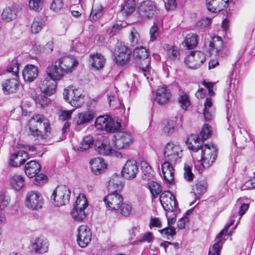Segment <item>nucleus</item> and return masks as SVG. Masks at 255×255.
Listing matches in <instances>:
<instances>
[{"mask_svg":"<svg viewBox=\"0 0 255 255\" xmlns=\"http://www.w3.org/2000/svg\"><path fill=\"white\" fill-rule=\"evenodd\" d=\"M223 41L220 36H214L212 37V40L210 42L209 47L211 50H216V55L218 56L224 57L228 55L227 52H223Z\"/></svg>","mask_w":255,"mask_h":255,"instance_id":"obj_24","label":"nucleus"},{"mask_svg":"<svg viewBox=\"0 0 255 255\" xmlns=\"http://www.w3.org/2000/svg\"><path fill=\"white\" fill-rule=\"evenodd\" d=\"M164 50L166 51L167 59L171 61L178 60L180 59V52L177 47L165 44L163 47Z\"/></svg>","mask_w":255,"mask_h":255,"instance_id":"obj_34","label":"nucleus"},{"mask_svg":"<svg viewBox=\"0 0 255 255\" xmlns=\"http://www.w3.org/2000/svg\"><path fill=\"white\" fill-rule=\"evenodd\" d=\"M11 187L16 190H20L24 185V178L19 175H14L10 180Z\"/></svg>","mask_w":255,"mask_h":255,"instance_id":"obj_45","label":"nucleus"},{"mask_svg":"<svg viewBox=\"0 0 255 255\" xmlns=\"http://www.w3.org/2000/svg\"><path fill=\"white\" fill-rule=\"evenodd\" d=\"M92 66L96 70L103 67L105 63L104 57L100 53L93 54L90 55Z\"/></svg>","mask_w":255,"mask_h":255,"instance_id":"obj_37","label":"nucleus"},{"mask_svg":"<svg viewBox=\"0 0 255 255\" xmlns=\"http://www.w3.org/2000/svg\"><path fill=\"white\" fill-rule=\"evenodd\" d=\"M78 63L74 57L64 56L57 59L54 64L47 67L48 72L54 78L61 79L64 74L72 72Z\"/></svg>","mask_w":255,"mask_h":255,"instance_id":"obj_1","label":"nucleus"},{"mask_svg":"<svg viewBox=\"0 0 255 255\" xmlns=\"http://www.w3.org/2000/svg\"><path fill=\"white\" fill-rule=\"evenodd\" d=\"M42 25L41 21L34 19L31 26V32L34 34L38 33L41 30Z\"/></svg>","mask_w":255,"mask_h":255,"instance_id":"obj_59","label":"nucleus"},{"mask_svg":"<svg viewBox=\"0 0 255 255\" xmlns=\"http://www.w3.org/2000/svg\"><path fill=\"white\" fill-rule=\"evenodd\" d=\"M186 144L189 149L194 152L192 156L194 158L196 156L198 151L203 146L201 139L197 134H192L188 137L186 141Z\"/></svg>","mask_w":255,"mask_h":255,"instance_id":"obj_21","label":"nucleus"},{"mask_svg":"<svg viewBox=\"0 0 255 255\" xmlns=\"http://www.w3.org/2000/svg\"><path fill=\"white\" fill-rule=\"evenodd\" d=\"M40 164L35 160L27 162L25 166V172L29 178L34 177L40 171Z\"/></svg>","mask_w":255,"mask_h":255,"instance_id":"obj_33","label":"nucleus"},{"mask_svg":"<svg viewBox=\"0 0 255 255\" xmlns=\"http://www.w3.org/2000/svg\"><path fill=\"white\" fill-rule=\"evenodd\" d=\"M25 206L31 210H38L42 208L43 199L42 195L36 191L28 192L25 197Z\"/></svg>","mask_w":255,"mask_h":255,"instance_id":"obj_13","label":"nucleus"},{"mask_svg":"<svg viewBox=\"0 0 255 255\" xmlns=\"http://www.w3.org/2000/svg\"><path fill=\"white\" fill-rule=\"evenodd\" d=\"M83 201L82 207H81V221L86 217L84 210L88 207L89 203L88 199L84 194L81 193V202Z\"/></svg>","mask_w":255,"mask_h":255,"instance_id":"obj_56","label":"nucleus"},{"mask_svg":"<svg viewBox=\"0 0 255 255\" xmlns=\"http://www.w3.org/2000/svg\"><path fill=\"white\" fill-rule=\"evenodd\" d=\"M206 60L205 54L198 51H191L184 60L185 64L189 68L196 69L198 68Z\"/></svg>","mask_w":255,"mask_h":255,"instance_id":"obj_11","label":"nucleus"},{"mask_svg":"<svg viewBox=\"0 0 255 255\" xmlns=\"http://www.w3.org/2000/svg\"><path fill=\"white\" fill-rule=\"evenodd\" d=\"M164 4L167 11H173L176 8L177 3L176 0H167Z\"/></svg>","mask_w":255,"mask_h":255,"instance_id":"obj_63","label":"nucleus"},{"mask_svg":"<svg viewBox=\"0 0 255 255\" xmlns=\"http://www.w3.org/2000/svg\"><path fill=\"white\" fill-rule=\"evenodd\" d=\"M207 182L205 180H198L193 188L196 198H197V195H201L204 194L207 191Z\"/></svg>","mask_w":255,"mask_h":255,"instance_id":"obj_41","label":"nucleus"},{"mask_svg":"<svg viewBox=\"0 0 255 255\" xmlns=\"http://www.w3.org/2000/svg\"><path fill=\"white\" fill-rule=\"evenodd\" d=\"M93 138L91 135H87L83 137L81 143V150H86L93 144Z\"/></svg>","mask_w":255,"mask_h":255,"instance_id":"obj_50","label":"nucleus"},{"mask_svg":"<svg viewBox=\"0 0 255 255\" xmlns=\"http://www.w3.org/2000/svg\"><path fill=\"white\" fill-rule=\"evenodd\" d=\"M173 163L164 161L161 165V170L164 179L167 183H171L174 179V170L172 166Z\"/></svg>","mask_w":255,"mask_h":255,"instance_id":"obj_29","label":"nucleus"},{"mask_svg":"<svg viewBox=\"0 0 255 255\" xmlns=\"http://www.w3.org/2000/svg\"><path fill=\"white\" fill-rule=\"evenodd\" d=\"M107 207L111 210L116 211L119 209L120 205L123 203V196L118 192H111L104 199Z\"/></svg>","mask_w":255,"mask_h":255,"instance_id":"obj_16","label":"nucleus"},{"mask_svg":"<svg viewBox=\"0 0 255 255\" xmlns=\"http://www.w3.org/2000/svg\"><path fill=\"white\" fill-rule=\"evenodd\" d=\"M95 125L99 130H104L110 132L118 131L122 128L121 120H118L115 122L111 117L107 115L98 117L95 121Z\"/></svg>","mask_w":255,"mask_h":255,"instance_id":"obj_4","label":"nucleus"},{"mask_svg":"<svg viewBox=\"0 0 255 255\" xmlns=\"http://www.w3.org/2000/svg\"><path fill=\"white\" fill-rule=\"evenodd\" d=\"M44 121V118L40 115H37L31 118L29 122V130L32 135L35 136H41L42 138H45V137L41 134V132L38 128V127L42 126L43 123L45 132H49V125Z\"/></svg>","mask_w":255,"mask_h":255,"instance_id":"obj_9","label":"nucleus"},{"mask_svg":"<svg viewBox=\"0 0 255 255\" xmlns=\"http://www.w3.org/2000/svg\"><path fill=\"white\" fill-rule=\"evenodd\" d=\"M63 6V2L62 0H53L50 9L55 12L59 11Z\"/></svg>","mask_w":255,"mask_h":255,"instance_id":"obj_60","label":"nucleus"},{"mask_svg":"<svg viewBox=\"0 0 255 255\" xmlns=\"http://www.w3.org/2000/svg\"><path fill=\"white\" fill-rule=\"evenodd\" d=\"M19 86V83L16 78L7 79L2 84V90L6 94L16 92Z\"/></svg>","mask_w":255,"mask_h":255,"instance_id":"obj_27","label":"nucleus"},{"mask_svg":"<svg viewBox=\"0 0 255 255\" xmlns=\"http://www.w3.org/2000/svg\"><path fill=\"white\" fill-rule=\"evenodd\" d=\"M34 100L36 104H38L42 107L48 105L50 102V99L45 96V95H39L35 97Z\"/></svg>","mask_w":255,"mask_h":255,"instance_id":"obj_55","label":"nucleus"},{"mask_svg":"<svg viewBox=\"0 0 255 255\" xmlns=\"http://www.w3.org/2000/svg\"><path fill=\"white\" fill-rule=\"evenodd\" d=\"M249 207L248 204L244 203L242 204L239 207L237 206H235L232 212L231 216L230 219V224L232 221L234 220L233 223L231 225V226L234 225L236 221V218H238L237 223L239 221L242 216L246 213L248 210Z\"/></svg>","mask_w":255,"mask_h":255,"instance_id":"obj_32","label":"nucleus"},{"mask_svg":"<svg viewBox=\"0 0 255 255\" xmlns=\"http://www.w3.org/2000/svg\"><path fill=\"white\" fill-rule=\"evenodd\" d=\"M86 99V108L81 112V125L89 123L96 117L94 106H92L94 101L88 98Z\"/></svg>","mask_w":255,"mask_h":255,"instance_id":"obj_18","label":"nucleus"},{"mask_svg":"<svg viewBox=\"0 0 255 255\" xmlns=\"http://www.w3.org/2000/svg\"><path fill=\"white\" fill-rule=\"evenodd\" d=\"M113 145H108L104 143H101L99 145H96L95 150L100 154L103 155H115L119 157L121 156L120 152L115 150V148H113Z\"/></svg>","mask_w":255,"mask_h":255,"instance_id":"obj_30","label":"nucleus"},{"mask_svg":"<svg viewBox=\"0 0 255 255\" xmlns=\"http://www.w3.org/2000/svg\"><path fill=\"white\" fill-rule=\"evenodd\" d=\"M71 195L70 190L65 185L58 186L51 197L55 206L60 207L69 203Z\"/></svg>","mask_w":255,"mask_h":255,"instance_id":"obj_6","label":"nucleus"},{"mask_svg":"<svg viewBox=\"0 0 255 255\" xmlns=\"http://www.w3.org/2000/svg\"><path fill=\"white\" fill-rule=\"evenodd\" d=\"M153 236L151 233L148 232L141 235L140 237L137 238V240L135 241L136 243H142L145 242L150 243L153 241Z\"/></svg>","mask_w":255,"mask_h":255,"instance_id":"obj_57","label":"nucleus"},{"mask_svg":"<svg viewBox=\"0 0 255 255\" xmlns=\"http://www.w3.org/2000/svg\"><path fill=\"white\" fill-rule=\"evenodd\" d=\"M17 11L18 7L15 4L5 8L1 14L2 19L6 22L14 20L16 17Z\"/></svg>","mask_w":255,"mask_h":255,"instance_id":"obj_31","label":"nucleus"},{"mask_svg":"<svg viewBox=\"0 0 255 255\" xmlns=\"http://www.w3.org/2000/svg\"><path fill=\"white\" fill-rule=\"evenodd\" d=\"M172 97L171 90L169 86H163L157 89L154 101L160 105L168 103Z\"/></svg>","mask_w":255,"mask_h":255,"instance_id":"obj_19","label":"nucleus"},{"mask_svg":"<svg viewBox=\"0 0 255 255\" xmlns=\"http://www.w3.org/2000/svg\"><path fill=\"white\" fill-rule=\"evenodd\" d=\"M159 201L166 211L173 212L178 207V203L175 197L168 191L162 192Z\"/></svg>","mask_w":255,"mask_h":255,"instance_id":"obj_15","label":"nucleus"},{"mask_svg":"<svg viewBox=\"0 0 255 255\" xmlns=\"http://www.w3.org/2000/svg\"><path fill=\"white\" fill-rule=\"evenodd\" d=\"M131 53L132 50L128 46L118 43L114 54L115 63L121 66H125L129 62Z\"/></svg>","mask_w":255,"mask_h":255,"instance_id":"obj_7","label":"nucleus"},{"mask_svg":"<svg viewBox=\"0 0 255 255\" xmlns=\"http://www.w3.org/2000/svg\"><path fill=\"white\" fill-rule=\"evenodd\" d=\"M108 100L110 106L115 109L122 108L124 107L120 100L117 99L115 96H109Z\"/></svg>","mask_w":255,"mask_h":255,"instance_id":"obj_54","label":"nucleus"},{"mask_svg":"<svg viewBox=\"0 0 255 255\" xmlns=\"http://www.w3.org/2000/svg\"><path fill=\"white\" fill-rule=\"evenodd\" d=\"M29 158L28 153L23 150H19L13 153L10 156L9 164L13 167L20 166Z\"/></svg>","mask_w":255,"mask_h":255,"instance_id":"obj_22","label":"nucleus"},{"mask_svg":"<svg viewBox=\"0 0 255 255\" xmlns=\"http://www.w3.org/2000/svg\"><path fill=\"white\" fill-rule=\"evenodd\" d=\"M19 71V64L16 59L13 60L9 66L7 68V71L12 73V74L17 77Z\"/></svg>","mask_w":255,"mask_h":255,"instance_id":"obj_53","label":"nucleus"},{"mask_svg":"<svg viewBox=\"0 0 255 255\" xmlns=\"http://www.w3.org/2000/svg\"><path fill=\"white\" fill-rule=\"evenodd\" d=\"M255 188V177H254L245 183V184L242 186L241 190H244L247 189H251Z\"/></svg>","mask_w":255,"mask_h":255,"instance_id":"obj_64","label":"nucleus"},{"mask_svg":"<svg viewBox=\"0 0 255 255\" xmlns=\"http://www.w3.org/2000/svg\"><path fill=\"white\" fill-rule=\"evenodd\" d=\"M200 157L195 156L197 160L195 163V168L200 173L203 171L204 168L210 167L215 162L217 156V148L214 144H205L200 148Z\"/></svg>","mask_w":255,"mask_h":255,"instance_id":"obj_2","label":"nucleus"},{"mask_svg":"<svg viewBox=\"0 0 255 255\" xmlns=\"http://www.w3.org/2000/svg\"><path fill=\"white\" fill-rule=\"evenodd\" d=\"M149 34L150 39L151 41H154L156 39L157 36L159 35L158 27L155 23L150 28Z\"/></svg>","mask_w":255,"mask_h":255,"instance_id":"obj_62","label":"nucleus"},{"mask_svg":"<svg viewBox=\"0 0 255 255\" xmlns=\"http://www.w3.org/2000/svg\"><path fill=\"white\" fill-rule=\"evenodd\" d=\"M177 102L182 109L186 111L191 105L189 95L185 92H180L177 98Z\"/></svg>","mask_w":255,"mask_h":255,"instance_id":"obj_38","label":"nucleus"},{"mask_svg":"<svg viewBox=\"0 0 255 255\" xmlns=\"http://www.w3.org/2000/svg\"><path fill=\"white\" fill-rule=\"evenodd\" d=\"M133 56L139 62V73L143 74L147 80L152 81L153 70L150 66L149 50L143 47H137L133 50Z\"/></svg>","mask_w":255,"mask_h":255,"instance_id":"obj_3","label":"nucleus"},{"mask_svg":"<svg viewBox=\"0 0 255 255\" xmlns=\"http://www.w3.org/2000/svg\"><path fill=\"white\" fill-rule=\"evenodd\" d=\"M184 177L185 179L189 182L192 181L194 178V174L192 172V169L190 166L187 164H185Z\"/></svg>","mask_w":255,"mask_h":255,"instance_id":"obj_58","label":"nucleus"},{"mask_svg":"<svg viewBox=\"0 0 255 255\" xmlns=\"http://www.w3.org/2000/svg\"><path fill=\"white\" fill-rule=\"evenodd\" d=\"M124 185L123 177L115 173L109 180L108 189L111 192H118L122 190Z\"/></svg>","mask_w":255,"mask_h":255,"instance_id":"obj_23","label":"nucleus"},{"mask_svg":"<svg viewBox=\"0 0 255 255\" xmlns=\"http://www.w3.org/2000/svg\"><path fill=\"white\" fill-rule=\"evenodd\" d=\"M104 14V8L101 4H97L93 7L89 18L91 21H97Z\"/></svg>","mask_w":255,"mask_h":255,"instance_id":"obj_43","label":"nucleus"},{"mask_svg":"<svg viewBox=\"0 0 255 255\" xmlns=\"http://www.w3.org/2000/svg\"><path fill=\"white\" fill-rule=\"evenodd\" d=\"M141 170L142 172V178L145 180L151 179L153 177V170L151 166L145 161L141 162Z\"/></svg>","mask_w":255,"mask_h":255,"instance_id":"obj_39","label":"nucleus"},{"mask_svg":"<svg viewBox=\"0 0 255 255\" xmlns=\"http://www.w3.org/2000/svg\"><path fill=\"white\" fill-rule=\"evenodd\" d=\"M38 69L33 65H28L22 71V76L25 81L30 83L32 82L38 76Z\"/></svg>","mask_w":255,"mask_h":255,"instance_id":"obj_28","label":"nucleus"},{"mask_svg":"<svg viewBox=\"0 0 255 255\" xmlns=\"http://www.w3.org/2000/svg\"><path fill=\"white\" fill-rule=\"evenodd\" d=\"M80 195L77 197V199L75 202L73 209H72L70 214L73 219L75 221H80L79 214H80V207L79 206L80 201H79Z\"/></svg>","mask_w":255,"mask_h":255,"instance_id":"obj_49","label":"nucleus"},{"mask_svg":"<svg viewBox=\"0 0 255 255\" xmlns=\"http://www.w3.org/2000/svg\"><path fill=\"white\" fill-rule=\"evenodd\" d=\"M184 42L188 49L194 48L198 44L197 34L193 33L187 34L184 40Z\"/></svg>","mask_w":255,"mask_h":255,"instance_id":"obj_46","label":"nucleus"},{"mask_svg":"<svg viewBox=\"0 0 255 255\" xmlns=\"http://www.w3.org/2000/svg\"><path fill=\"white\" fill-rule=\"evenodd\" d=\"M212 132V127L208 124H205L202 128L200 134L202 143L211 136Z\"/></svg>","mask_w":255,"mask_h":255,"instance_id":"obj_48","label":"nucleus"},{"mask_svg":"<svg viewBox=\"0 0 255 255\" xmlns=\"http://www.w3.org/2000/svg\"><path fill=\"white\" fill-rule=\"evenodd\" d=\"M92 172L99 175L104 172L107 168V164L102 158H96L91 160L90 162Z\"/></svg>","mask_w":255,"mask_h":255,"instance_id":"obj_25","label":"nucleus"},{"mask_svg":"<svg viewBox=\"0 0 255 255\" xmlns=\"http://www.w3.org/2000/svg\"><path fill=\"white\" fill-rule=\"evenodd\" d=\"M148 188L151 193L152 198L155 199L162 193L161 186L155 181H151L149 183Z\"/></svg>","mask_w":255,"mask_h":255,"instance_id":"obj_44","label":"nucleus"},{"mask_svg":"<svg viewBox=\"0 0 255 255\" xmlns=\"http://www.w3.org/2000/svg\"><path fill=\"white\" fill-rule=\"evenodd\" d=\"M175 125L173 121H167L163 128V132L167 135L171 134L175 130Z\"/></svg>","mask_w":255,"mask_h":255,"instance_id":"obj_51","label":"nucleus"},{"mask_svg":"<svg viewBox=\"0 0 255 255\" xmlns=\"http://www.w3.org/2000/svg\"><path fill=\"white\" fill-rule=\"evenodd\" d=\"M233 222L234 220L232 221L230 224L226 225L224 228L219 233L216 237L215 243L209 250L208 255H220V250L222 247L223 244L227 238L232 235L233 230L237 226L236 225L234 228L230 229Z\"/></svg>","mask_w":255,"mask_h":255,"instance_id":"obj_5","label":"nucleus"},{"mask_svg":"<svg viewBox=\"0 0 255 255\" xmlns=\"http://www.w3.org/2000/svg\"><path fill=\"white\" fill-rule=\"evenodd\" d=\"M92 233L87 226L81 225V248H85L91 241Z\"/></svg>","mask_w":255,"mask_h":255,"instance_id":"obj_35","label":"nucleus"},{"mask_svg":"<svg viewBox=\"0 0 255 255\" xmlns=\"http://www.w3.org/2000/svg\"><path fill=\"white\" fill-rule=\"evenodd\" d=\"M43 6L42 0H29V7L30 9L35 11H39L41 10Z\"/></svg>","mask_w":255,"mask_h":255,"instance_id":"obj_52","label":"nucleus"},{"mask_svg":"<svg viewBox=\"0 0 255 255\" xmlns=\"http://www.w3.org/2000/svg\"><path fill=\"white\" fill-rule=\"evenodd\" d=\"M138 172V165L134 160H128L123 167L121 174L122 177L127 179H131L136 177Z\"/></svg>","mask_w":255,"mask_h":255,"instance_id":"obj_17","label":"nucleus"},{"mask_svg":"<svg viewBox=\"0 0 255 255\" xmlns=\"http://www.w3.org/2000/svg\"><path fill=\"white\" fill-rule=\"evenodd\" d=\"M157 7L154 1H144L138 7L137 11L139 16L142 19H149L153 17Z\"/></svg>","mask_w":255,"mask_h":255,"instance_id":"obj_12","label":"nucleus"},{"mask_svg":"<svg viewBox=\"0 0 255 255\" xmlns=\"http://www.w3.org/2000/svg\"><path fill=\"white\" fill-rule=\"evenodd\" d=\"M129 42L131 46H135L140 44L141 42L140 35L137 31L134 28H132L129 33Z\"/></svg>","mask_w":255,"mask_h":255,"instance_id":"obj_47","label":"nucleus"},{"mask_svg":"<svg viewBox=\"0 0 255 255\" xmlns=\"http://www.w3.org/2000/svg\"><path fill=\"white\" fill-rule=\"evenodd\" d=\"M132 136L129 132H122L114 136L111 140V144L118 150L128 147L132 142Z\"/></svg>","mask_w":255,"mask_h":255,"instance_id":"obj_14","label":"nucleus"},{"mask_svg":"<svg viewBox=\"0 0 255 255\" xmlns=\"http://www.w3.org/2000/svg\"><path fill=\"white\" fill-rule=\"evenodd\" d=\"M229 0H206L208 10L216 12L220 11L228 5Z\"/></svg>","mask_w":255,"mask_h":255,"instance_id":"obj_26","label":"nucleus"},{"mask_svg":"<svg viewBox=\"0 0 255 255\" xmlns=\"http://www.w3.org/2000/svg\"><path fill=\"white\" fill-rule=\"evenodd\" d=\"M135 2L134 0H127L121 5V12L126 16L131 14L135 10Z\"/></svg>","mask_w":255,"mask_h":255,"instance_id":"obj_40","label":"nucleus"},{"mask_svg":"<svg viewBox=\"0 0 255 255\" xmlns=\"http://www.w3.org/2000/svg\"><path fill=\"white\" fill-rule=\"evenodd\" d=\"M132 209V206L130 203L123 202V203L120 205L119 209H117L115 213L118 216L128 217L131 214Z\"/></svg>","mask_w":255,"mask_h":255,"instance_id":"obj_42","label":"nucleus"},{"mask_svg":"<svg viewBox=\"0 0 255 255\" xmlns=\"http://www.w3.org/2000/svg\"><path fill=\"white\" fill-rule=\"evenodd\" d=\"M38 50L39 52L49 53L51 52L53 48V43L52 41H49L44 46H38Z\"/></svg>","mask_w":255,"mask_h":255,"instance_id":"obj_61","label":"nucleus"},{"mask_svg":"<svg viewBox=\"0 0 255 255\" xmlns=\"http://www.w3.org/2000/svg\"><path fill=\"white\" fill-rule=\"evenodd\" d=\"M46 73L47 77L41 82L39 87L41 92L46 96H51L56 92L57 87L56 81L61 79L54 78L53 76L49 75L47 68Z\"/></svg>","mask_w":255,"mask_h":255,"instance_id":"obj_10","label":"nucleus"},{"mask_svg":"<svg viewBox=\"0 0 255 255\" xmlns=\"http://www.w3.org/2000/svg\"><path fill=\"white\" fill-rule=\"evenodd\" d=\"M165 161L176 164L181 161L182 150L180 146L173 143H168L163 152Z\"/></svg>","mask_w":255,"mask_h":255,"instance_id":"obj_8","label":"nucleus"},{"mask_svg":"<svg viewBox=\"0 0 255 255\" xmlns=\"http://www.w3.org/2000/svg\"><path fill=\"white\" fill-rule=\"evenodd\" d=\"M64 99L75 108L80 107V90L78 89H65L63 92Z\"/></svg>","mask_w":255,"mask_h":255,"instance_id":"obj_20","label":"nucleus"},{"mask_svg":"<svg viewBox=\"0 0 255 255\" xmlns=\"http://www.w3.org/2000/svg\"><path fill=\"white\" fill-rule=\"evenodd\" d=\"M48 246L47 240L40 237L35 239L32 247L36 253H44L48 251Z\"/></svg>","mask_w":255,"mask_h":255,"instance_id":"obj_36","label":"nucleus"}]
</instances>
